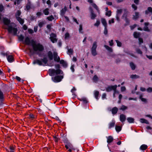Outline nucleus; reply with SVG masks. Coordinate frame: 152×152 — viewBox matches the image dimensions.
I'll use <instances>...</instances> for the list:
<instances>
[{"label": "nucleus", "mask_w": 152, "mask_h": 152, "mask_svg": "<svg viewBox=\"0 0 152 152\" xmlns=\"http://www.w3.org/2000/svg\"><path fill=\"white\" fill-rule=\"evenodd\" d=\"M3 20L4 24L7 26L8 27V28H5L7 29L9 33H12L13 31V34L15 35H16L18 30L16 28H15V24L13 23H10V20L6 18H4Z\"/></svg>", "instance_id": "obj_1"}, {"label": "nucleus", "mask_w": 152, "mask_h": 152, "mask_svg": "<svg viewBox=\"0 0 152 152\" xmlns=\"http://www.w3.org/2000/svg\"><path fill=\"white\" fill-rule=\"evenodd\" d=\"M31 45L35 52H42L44 50V47L42 45L39 43H37L33 39L31 41Z\"/></svg>", "instance_id": "obj_2"}, {"label": "nucleus", "mask_w": 152, "mask_h": 152, "mask_svg": "<svg viewBox=\"0 0 152 152\" xmlns=\"http://www.w3.org/2000/svg\"><path fill=\"white\" fill-rule=\"evenodd\" d=\"M61 72L62 73V71L59 69H57L56 70H55L54 69H50L48 70L49 75L52 76L54 75L55 74L56 75L59 74L61 73Z\"/></svg>", "instance_id": "obj_3"}, {"label": "nucleus", "mask_w": 152, "mask_h": 152, "mask_svg": "<svg viewBox=\"0 0 152 152\" xmlns=\"http://www.w3.org/2000/svg\"><path fill=\"white\" fill-rule=\"evenodd\" d=\"M97 47V42H95L93 43L91 48L92 54L94 56H95L97 54L96 50Z\"/></svg>", "instance_id": "obj_4"}, {"label": "nucleus", "mask_w": 152, "mask_h": 152, "mask_svg": "<svg viewBox=\"0 0 152 152\" xmlns=\"http://www.w3.org/2000/svg\"><path fill=\"white\" fill-rule=\"evenodd\" d=\"M117 87V85L109 86L106 88V91L107 92L110 91L112 90H113L114 91H116Z\"/></svg>", "instance_id": "obj_5"}, {"label": "nucleus", "mask_w": 152, "mask_h": 152, "mask_svg": "<svg viewBox=\"0 0 152 152\" xmlns=\"http://www.w3.org/2000/svg\"><path fill=\"white\" fill-rule=\"evenodd\" d=\"M63 78V76L58 75L54 77H52L53 81L55 82H59Z\"/></svg>", "instance_id": "obj_6"}, {"label": "nucleus", "mask_w": 152, "mask_h": 152, "mask_svg": "<svg viewBox=\"0 0 152 152\" xmlns=\"http://www.w3.org/2000/svg\"><path fill=\"white\" fill-rule=\"evenodd\" d=\"M56 35L54 33H52L50 34V39L51 41L53 42L54 43L56 42L57 39L56 38Z\"/></svg>", "instance_id": "obj_7"}, {"label": "nucleus", "mask_w": 152, "mask_h": 152, "mask_svg": "<svg viewBox=\"0 0 152 152\" xmlns=\"http://www.w3.org/2000/svg\"><path fill=\"white\" fill-rule=\"evenodd\" d=\"M91 12V18L92 19H94L96 17V15L94 13V11L91 7L89 8Z\"/></svg>", "instance_id": "obj_8"}, {"label": "nucleus", "mask_w": 152, "mask_h": 152, "mask_svg": "<svg viewBox=\"0 0 152 152\" xmlns=\"http://www.w3.org/2000/svg\"><path fill=\"white\" fill-rule=\"evenodd\" d=\"M53 56L54 60L58 62H59L60 60V58L58 56L57 53L54 52L53 53Z\"/></svg>", "instance_id": "obj_9"}, {"label": "nucleus", "mask_w": 152, "mask_h": 152, "mask_svg": "<svg viewBox=\"0 0 152 152\" xmlns=\"http://www.w3.org/2000/svg\"><path fill=\"white\" fill-rule=\"evenodd\" d=\"M32 40H30V39L28 37H26L25 41H24V43L27 45H30V44H31V41Z\"/></svg>", "instance_id": "obj_10"}, {"label": "nucleus", "mask_w": 152, "mask_h": 152, "mask_svg": "<svg viewBox=\"0 0 152 152\" xmlns=\"http://www.w3.org/2000/svg\"><path fill=\"white\" fill-rule=\"evenodd\" d=\"M120 118L121 121L123 122L125 121L126 119V117L125 115L124 114H121L120 115Z\"/></svg>", "instance_id": "obj_11"}, {"label": "nucleus", "mask_w": 152, "mask_h": 152, "mask_svg": "<svg viewBox=\"0 0 152 152\" xmlns=\"http://www.w3.org/2000/svg\"><path fill=\"white\" fill-rule=\"evenodd\" d=\"M118 108L117 107H114L113 108V109L111 111L113 114L114 115L117 113L118 111Z\"/></svg>", "instance_id": "obj_12"}, {"label": "nucleus", "mask_w": 152, "mask_h": 152, "mask_svg": "<svg viewBox=\"0 0 152 152\" xmlns=\"http://www.w3.org/2000/svg\"><path fill=\"white\" fill-rule=\"evenodd\" d=\"M37 64L40 65H42V62L41 61L37 59L34 61L33 62V64Z\"/></svg>", "instance_id": "obj_13"}, {"label": "nucleus", "mask_w": 152, "mask_h": 152, "mask_svg": "<svg viewBox=\"0 0 152 152\" xmlns=\"http://www.w3.org/2000/svg\"><path fill=\"white\" fill-rule=\"evenodd\" d=\"M67 8L65 6L64 9H63L61 10V15L62 16H63Z\"/></svg>", "instance_id": "obj_14"}, {"label": "nucleus", "mask_w": 152, "mask_h": 152, "mask_svg": "<svg viewBox=\"0 0 152 152\" xmlns=\"http://www.w3.org/2000/svg\"><path fill=\"white\" fill-rule=\"evenodd\" d=\"M16 19L21 24H23V23L24 22L23 20L20 17H16Z\"/></svg>", "instance_id": "obj_15"}, {"label": "nucleus", "mask_w": 152, "mask_h": 152, "mask_svg": "<svg viewBox=\"0 0 152 152\" xmlns=\"http://www.w3.org/2000/svg\"><path fill=\"white\" fill-rule=\"evenodd\" d=\"M134 37L136 38H138L139 37L140 35V33L139 32H134V33L133 34Z\"/></svg>", "instance_id": "obj_16"}, {"label": "nucleus", "mask_w": 152, "mask_h": 152, "mask_svg": "<svg viewBox=\"0 0 152 152\" xmlns=\"http://www.w3.org/2000/svg\"><path fill=\"white\" fill-rule=\"evenodd\" d=\"M130 66L132 69L133 70H134L136 67V66L132 62L130 63Z\"/></svg>", "instance_id": "obj_17"}, {"label": "nucleus", "mask_w": 152, "mask_h": 152, "mask_svg": "<svg viewBox=\"0 0 152 152\" xmlns=\"http://www.w3.org/2000/svg\"><path fill=\"white\" fill-rule=\"evenodd\" d=\"M60 63L62 64L64 67L67 66V63L63 60H61L60 61Z\"/></svg>", "instance_id": "obj_18"}, {"label": "nucleus", "mask_w": 152, "mask_h": 152, "mask_svg": "<svg viewBox=\"0 0 152 152\" xmlns=\"http://www.w3.org/2000/svg\"><path fill=\"white\" fill-rule=\"evenodd\" d=\"M101 20L102 23L104 25V27H107V23L105 19L104 18H102Z\"/></svg>", "instance_id": "obj_19"}, {"label": "nucleus", "mask_w": 152, "mask_h": 152, "mask_svg": "<svg viewBox=\"0 0 152 152\" xmlns=\"http://www.w3.org/2000/svg\"><path fill=\"white\" fill-rule=\"evenodd\" d=\"M48 56L50 59L52 60L53 59V55L51 51H49L48 53Z\"/></svg>", "instance_id": "obj_20"}, {"label": "nucleus", "mask_w": 152, "mask_h": 152, "mask_svg": "<svg viewBox=\"0 0 152 152\" xmlns=\"http://www.w3.org/2000/svg\"><path fill=\"white\" fill-rule=\"evenodd\" d=\"M107 142L108 143H110L112 142L113 140V138L111 136L108 137Z\"/></svg>", "instance_id": "obj_21"}, {"label": "nucleus", "mask_w": 152, "mask_h": 152, "mask_svg": "<svg viewBox=\"0 0 152 152\" xmlns=\"http://www.w3.org/2000/svg\"><path fill=\"white\" fill-rule=\"evenodd\" d=\"M148 146L145 144H143L140 147V149L142 150H145L147 149Z\"/></svg>", "instance_id": "obj_22"}, {"label": "nucleus", "mask_w": 152, "mask_h": 152, "mask_svg": "<svg viewBox=\"0 0 152 152\" xmlns=\"http://www.w3.org/2000/svg\"><path fill=\"white\" fill-rule=\"evenodd\" d=\"M104 47L108 51H109L110 52H112L113 50L112 48L108 46H107L106 45H104Z\"/></svg>", "instance_id": "obj_23"}, {"label": "nucleus", "mask_w": 152, "mask_h": 152, "mask_svg": "<svg viewBox=\"0 0 152 152\" xmlns=\"http://www.w3.org/2000/svg\"><path fill=\"white\" fill-rule=\"evenodd\" d=\"M127 120L129 123H133L134 122V119L133 118L129 117L127 119Z\"/></svg>", "instance_id": "obj_24"}, {"label": "nucleus", "mask_w": 152, "mask_h": 152, "mask_svg": "<svg viewBox=\"0 0 152 152\" xmlns=\"http://www.w3.org/2000/svg\"><path fill=\"white\" fill-rule=\"evenodd\" d=\"M130 77L132 79H137L140 78V76L136 75H132L130 76Z\"/></svg>", "instance_id": "obj_25"}, {"label": "nucleus", "mask_w": 152, "mask_h": 152, "mask_svg": "<svg viewBox=\"0 0 152 152\" xmlns=\"http://www.w3.org/2000/svg\"><path fill=\"white\" fill-rule=\"evenodd\" d=\"M140 122L142 123H145L146 124H149L148 121L144 118H141L140 119Z\"/></svg>", "instance_id": "obj_26"}, {"label": "nucleus", "mask_w": 152, "mask_h": 152, "mask_svg": "<svg viewBox=\"0 0 152 152\" xmlns=\"http://www.w3.org/2000/svg\"><path fill=\"white\" fill-rule=\"evenodd\" d=\"M4 99V95L3 92L0 90V100L2 102Z\"/></svg>", "instance_id": "obj_27"}, {"label": "nucleus", "mask_w": 152, "mask_h": 152, "mask_svg": "<svg viewBox=\"0 0 152 152\" xmlns=\"http://www.w3.org/2000/svg\"><path fill=\"white\" fill-rule=\"evenodd\" d=\"M142 96H143L142 95H141L140 96V99H141L142 101L144 102L145 103H146L147 102L146 99L142 98Z\"/></svg>", "instance_id": "obj_28"}, {"label": "nucleus", "mask_w": 152, "mask_h": 152, "mask_svg": "<svg viewBox=\"0 0 152 152\" xmlns=\"http://www.w3.org/2000/svg\"><path fill=\"white\" fill-rule=\"evenodd\" d=\"M41 60L45 64H46L48 61L47 58L46 57H45L43 59H41Z\"/></svg>", "instance_id": "obj_29"}, {"label": "nucleus", "mask_w": 152, "mask_h": 152, "mask_svg": "<svg viewBox=\"0 0 152 152\" xmlns=\"http://www.w3.org/2000/svg\"><path fill=\"white\" fill-rule=\"evenodd\" d=\"M92 6L94 8H95L97 12L99 13V8L96 5V4L94 3H93L92 4Z\"/></svg>", "instance_id": "obj_30"}, {"label": "nucleus", "mask_w": 152, "mask_h": 152, "mask_svg": "<svg viewBox=\"0 0 152 152\" xmlns=\"http://www.w3.org/2000/svg\"><path fill=\"white\" fill-rule=\"evenodd\" d=\"M7 59L9 62H12L13 60V57L12 56H9L8 57Z\"/></svg>", "instance_id": "obj_31"}, {"label": "nucleus", "mask_w": 152, "mask_h": 152, "mask_svg": "<svg viewBox=\"0 0 152 152\" xmlns=\"http://www.w3.org/2000/svg\"><path fill=\"white\" fill-rule=\"evenodd\" d=\"M99 94V92L98 91H96L94 92V95L96 98L97 99H98V96Z\"/></svg>", "instance_id": "obj_32"}, {"label": "nucleus", "mask_w": 152, "mask_h": 152, "mask_svg": "<svg viewBox=\"0 0 152 152\" xmlns=\"http://www.w3.org/2000/svg\"><path fill=\"white\" fill-rule=\"evenodd\" d=\"M139 13L137 12H136L135 13V15H134L133 18L134 19H136L139 17Z\"/></svg>", "instance_id": "obj_33"}, {"label": "nucleus", "mask_w": 152, "mask_h": 152, "mask_svg": "<svg viewBox=\"0 0 152 152\" xmlns=\"http://www.w3.org/2000/svg\"><path fill=\"white\" fill-rule=\"evenodd\" d=\"M94 81L95 82H97L98 80V78L97 76L95 75L94 76L93 78Z\"/></svg>", "instance_id": "obj_34"}, {"label": "nucleus", "mask_w": 152, "mask_h": 152, "mask_svg": "<svg viewBox=\"0 0 152 152\" xmlns=\"http://www.w3.org/2000/svg\"><path fill=\"white\" fill-rule=\"evenodd\" d=\"M24 38V37L22 35H20L18 36V39L19 41H23Z\"/></svg>", "instance_id": "obj_35"}, {"label": "nucleus", "mask_w": 152, "mask_h": 152, "mask_svg": "<svg viewBox=\"0 0 152 152\" xmlns=\"http://www.w3.org/2000/svg\"><path fill=\"white\" fill-rule=\"evenodd\" d=\"M115 129L117 132H119L121 130V127L119 126H116Z\"/></svg>", "instance_id": "obj_36"}, {"label": "nucleus", "mask_w": 152, "mask_h": 152, "mask_svg": "<svg viewBox=\"0 0 152 152\" xmlns=\"http://www.w3.org/2000/svg\"><path fill=\"white\" fill-rule=\"evenodd\" d=\"M122 9L118 10H117V15H120L122 13Z\"/></svg>", "instance_id": "obj_37"}, {"label": "nucleus", "mask_w": 152, "mask_h": 152, "mask_svg": "<svg viewBox=\"0 0 152 152\" xmlns=\"http://www.w3.org/2000/svg\"><path fill=\"white\" fill-rule=\"evenodd\" d=\"M48 9L47 8L44 11V12L45 15H48L49 14Z\"/></svg>", "instance_id": "obj_38"}, {"label": "nucleus", "mask_w": 152, "mask_h": 152, "mask_svg": "<svg viewBox=\"0 0 152 152\" xmlns=\"http://www.w3.org/2000/svg\"><path fill=\"white\" fill-rule=\"evenodd\" d=\"M115 125V122H112L109 125V128H111L113 127Z\"/></svg>", "instance_id": "obj_39"}, {"label": "nucleus", "mask_w": 152, "mask_h": 152, "mask_svg": "<svg viewBox=\"0 0 152 152\" xmlns=\"http://www.w3.org/2000/svg\"><path fill=\"white\" fill-rule=\"evenodd\" d=\"M115 41L117 43V45L118 46L121 47V46L122 43L121 42L118 40H116Z\"/></svg>", "instance_id": "obj_40"}, {"label": "nucleus", "mask_w": 152, "mask_h": 152, "mask_svg": "<svg viewBox=\"0 0 152 152\" xmlns=\"http://www.w3.org/2000/svg\"><path fill=\"white\" fill-rule=\"evenodd\" d=\"M111 11H107L106 13V15L110 16L111 15Z\"/></svg>", "instance_id": "obj_41"}, {"label": "nucleus", "mask_w": 152, "mask_h": 152, "mask_svg": "<svg viewBox=\"0 0 152 152\" xmlns=\"http://www.w3.org/2000/svg\"><path fill=\"white\" fill-rule=\"evenodd\" d=\"M47 19L49 21H52V20L54 19L53 16L51 15L50 16L47 17Z\"/></svg>", "instance_id": "obj_42"}, {"label": "nucleus", "mask_w": 152, "mask_h": 152, "mask_svg": "<svg viewBox=\"0 0 152 152\" xmlns=\"http://www.w3.org/2000/svg\"><path fill=\"white\" fill-rule=\"evenodd\" d=\"M30 3H28L26 6V8L27 10H29L30 9Z\"/></svg>", "instance_id": "obj_43"}, {"label": "nucleus", "mask_w": 152, "mask_h": 152, "mask_svg": "<svg viewBox=\"0 0 152 152\" xmlns=\"http://www.w3.org/2000/svg\"><path fill=\"white\" fill-rule=\"evenodd\" d=\"M127 107L124 106L123 105L120 108V110H124L126 109H127Z\"/></svg>", "instance_id": "obj_44"}, {"label": "nucleus", "mask_w": 152, "mask_h": 152, "mask_svg": "<svg viewBox=\"0 0 152 152\" xmlns=\"http://www.w3.org/2000/svg\"><path fill=\"white\" fill-rule=\"evenodd\" d=\"M21 12L19 10H18L16 14V17H19L20 15Z\"/></svg>", "instance_id": "obj_45"}, {"label": "nucleus", "mask_w": 152, "mask_h": 152, "mask_svg": "<svg viewBox=\"0 0 152 152\" xmlns=\"http://www.w3.org/2000/svg\"><path fill=\"white\" fill-rule=\"evenodd\" d=\"M100 23V21L97 20L96 22V23L94 24V25L95 26H98L99 25Z\"/></svg>", "instance_id": "obj_46"}, {"label": "nucleus", "mask_w": 152, "mask_h": 152, "mask_svg": "<svg viewBox=\"0 0 152 152\" xmlns=\"http://www.w3.org/2000/svg\"><path fill=\"white\" fill-rule=\"evenodd\" d=\"M143 30L145 31H150V30L149 29L148 27H145L143 28Z\"/></svg>", "instance_id": "obj_47"}, {"label": "nucleus", "mask_w": 152, "mask_h": 152, "mask_svg": "<svg viewBox=\"0 0 152 152\" xmlns=\"http://www.w3.org/2000/svg\"><path fill=\"white\" fill-rule=\"evenodd\" d=\"M107 27H105L104 31V34L105 35H106L107 34Z\"/></svg>", "instance_id": "obj_48"}, {"label": "nucleus", "mask_w": 152, "mask_h": 152, "mask_svg": "<svg viewBox=\"0 0 152 152\" xmlns=\"http://www.w3.org/2000/svg\"><path fill=\"white\" fill-rule=\"evenodd\" d=\"M147 91L148 92H152V88L149 87L147 89Z\"/></svg>", "instance_id": "obj_49"}, {"label": "nucleus", "mask_w": 152, "mask_h": 152, "mask_svg": "<svg viewBox=\"0 0 152 152\" xmlns=\"http://www.w3.org/2000/svg\"><path fill=\"white\" fill-rule=\"evenodd\" d=\"M139 45H140L141 43H142L143 42V40L142 38H139Z\"/></svg>", "instance_id": "obj_50"}, {"label": "nucleus", "mask_w": 152, "mask_h": 152, "mask_svg": "<svg viewBox=\"0 0 152 152\" xmlns=\"http://www.w3.org/2000/svg\"><path fill=\"white\" fill-rule=\"evenodd\" d=\"M136 51L138 53L140 54H142V51L140 50V49H137L136 50Z\"/></svg>", "instance_id": "obj_51"}, {"label": "nucleus", "mask_w": 152, "mask_h": 152, "mask_svg": "<svg viewBox=\"0 0 152 152\" xmlns=\"http://www.w3.org/2000/svg\"><path fill=\"white\" fill-rule=\"evenodd\" d=\"M68 52L69 53H70V54H72L73 53V50L72 49H68Z\"/></svg>", "instance_id": "obj_52"}, {"label": "nucleus", "mask_w": 152, "mask_h": 152, "mask_svg": "<svg viewBox=\"0 0 152 152\" xmlns=\"http://www.w3.org/2000/svg\"><path fill=\"white\" fill-rule=\"evenodd\" d=\"M113 40H111V41H109V42L110 44V46H112L113 45Z\"/></svg>", "instance_id": "obj_53"}, {"label": "nucleus", "mask_w": 152, "mask_h": 152, "mask_svg": "<svg viewBox=\"0 0 152 152\" xmlns=\"http://www.w3.org/2000/svg\"><path fill=\"white\" fill-rule=\"evenodd\" d=\"M81 100H82L85 103H87L88 102V101L85 98H82Z\"/></svg>", "instance_id": "obj_54"}, {"label": "nucleus", "mask_w": 152, "mask_h": 152, "mask_svg": "<svg viewBox=\"0 0 152 152\" xmlns=\"http://www.w3.org/2000/svg\"><path fill=\"white\" fill-rule=\"evenodd\" d=\"M10 152H14L13 150L14 149V148L13 146H10Z\"/></svg>", "instance_id": "obj_55"}, {"label": "nucleus", "mask_w": 152, "mask_h": 152, "mask_svg": "<svg viewBox=\"0 0 152 152\" xmlns=\"http://www.w3.org/2000/svg\"><path fill=\"white\" fill-rule=\"evenodd\" d=\"M4 7L2 5H0V11L2 12L4 10Z\"/></svg>", "instance_id": "obj_56"}, {"label": "nucleus", "mask_w": 152, "mask_h": 152, "mask_svg": "<svg viewBox=\"0 0 152 152\" xmlns=\"http://www.w3.org/2000/svg\"><path fill=\"white\" fill-rule=\"evenodd\" d=\"M132 7L133 8L134 10H137V7L134 4H133L132 5Z\"/></svg>", "instance_id": "obj_57"}, {"label": "nucleus", "mask_w": 152, "mask_h": 152, "mask_svg": "<svg viewBox=\"0 0 152 152\" xmlns=\"http://www.w3.org/2000/svg\"><path fill=\"white\" fill-rule=\"evenodd\" d=\"M28 32L30 34H32L34 32L33 30L31 29H28Z\"/></svg>", "instance_id": "obj_58"}, {"label": "nucleus", "mask_w": 152, "mask_h": 152, "mask_svg": "<svg viewBox=\"0 0 152 152\" xmlns=\"http://www.w3.org/2000/svg\"><path fill=\"white\" fill-rule=\"evenodd\" d=\"M44 24V23L43 22H40L39 23V26L40 27H41Z\"/></svg>", "instance_id": "obj_59"}, {"label": "nucleus", "mask_w": 152, "mask_h": 152, "mask_svg": "<svg viewBox=\"0 0 152 152\" xmlns=\"http://www.w3.org/2000/svg\"><path fill=\"white\" fill-rule=\"evenodd\" d=\"M74 65H72V66H71V69L72 70L73 72H74V71H75V69H74Z\"/></svg>", "instance_id": "obj_60"}, {"label": "nucleus", "mask_w": 152, "mask_h": 152, "mask_svg": "<svg viewBox=\"0 0 152 152\" xmlns=\"http://www.w3.org/2000/svg\"><path fill=\"white\" fill-rule=\"evenodd\" d=\"M126 90V88L124 86H123V87H122L121 88V91H125Z\"/></svg>", "instance_id": "obj_61"}, {"label": "nucleus", "mask_w": 152, "mask_h": 152, "mask_svg": "<svg viewBox=\"0 0 152 152\" xmlns=\"http://www.w3.org/2000/svg\"><path fill=\"white\" fill-rule=\"evenodd\" d=\"M69 37V34L68 33H66L65 34V38H66L67 37Z\"/></svg>", "instance_id": "obj_62"}, {"label": "nucleus", "mask_w": 152, "mask_h": 152, "mask_svg": "<svg viewBox=\"0 0 152 152\" xmlns=\"http://www.w3.org/2000/svg\"><path fill=\"white\" fill-rule=\"evenodd\" d=\"M137 26L136 24H134L133 26H131V29L132 30H133V29H134L136 26Z\"/></svg>", "instance_id": "obj_63"}, {"label": "nucleus", "mask_w": 152, "mask_h": 152, "mask_svg": "<svg viewBox=\"0 0 152 152\" xmlns=\"http://www.w3.org/2000/svg\"><path fill=\"white\" fill-rule=\"evenodd\" d=\"M146 56L149 59H152V56H149L147 55H146Z\"/></svg>", "instance_id": "obj_64"}]
</instances>
